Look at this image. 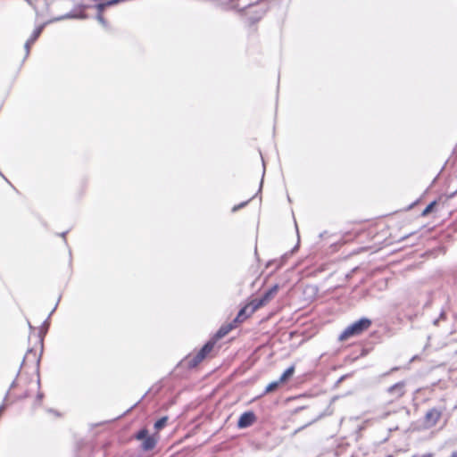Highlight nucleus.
Segmentation results:
<instances>
[{"instance_id": "4468645a", "label": "nucleus", "mask_w": 457, "mask_h": 457, "mask_svg": "<svg viewBox=\"0 0 457 457\" xmlns=\"http://www.w3.org/2000/svg\"><path fill=\"white\" fill-rule=\"evenodd\" d=\"M279 385H281V383L279 382V380L278 381H273V382H270V384L267 385V386L265 387L264 389V392H263V395H268V394H270L272 392H275Z\"/></svg>"}, {"instance_id": "9b49d317", "label": "nucleus", "mask_w": 457, "mask_h": 457, "mask_svg": "<svg viewBox=\"0 0 457 457\" xmlns=\"http://www.w3.org/2000/svg\"><path fill=\"white\" fill-rule=\"evenodd\" d=\"M373 223L372 222H354L353 223V228L350 229V233H353L355 237H357L361 232L365 230L366 228H370Z\"/></svg>"}, {"instance_id": "6e6552de", "label": "nucleus", "mask_w": 457, "mask_h": 457, "mask_svg": "<svg viewBox=\"0 0 457 457\" xmlns=\"http://www.w3.org/2000/svg\"><path fill=\"white\" fill-rule=\"evenodd\" d=\"M238 326L237 323H235V320L233 321L222 325L219 330L216 332V334L213 336L212 340H215V343H217L220 339L227 336L231 330L236 328Z\"/></svg>"}, {"instance_id": "6ab92c4d", "label": "nucleus", "mask_w": 457, "mask_h": 457, "mask_svg": "<svg viewBox=\"0 0 457 457\" xmlns=\"http://www.w3.org/2000/svg\"><path fill=\"white\" fill-rule=\"evenodd\" d=\"M240 9H245V7H248V9H252L253 7H254L253 5L250 4H244L243 6H238Z\"/></svg>"}, {"instance_id": "f03ea898", "label": "nucleus", "mask_w": 457, "mask_h": 457, "mask_svg": "<svg viewBox=\"0 0 457 457\" xmlns=\"http://www.w3.org/2000/svg\"><path fill=\"white\" fill-rule=\"evenodd\" d=\"M215 340H209L197 353L189 354L186 361L189 368H195L206 358L214 356Z\"/></svg>"}, {"instance_id": "f257e3e1", "label": "nucleus", "mask_w": 457, "mask_h": 457, "mask_svg": "<svg viewBox=\"0 0 457 457\" xmlns=\"http://www.w3.org/2000/svg\"><path fill=\"white\" fill-rule=\"evenodd\" d=\"M278 286L275 285L270 288L262 297L259 299H253L246 305H245L237 313L234 319L235 323L240 324L244 322L247 318L251 317L258 309L268 304L278 294Z\"/></svg>"}, {"instance_id": "ddd939ff", "label": "nucleus", "mask_w": 457, "mask_h": 457, "mask_svg": "<svg viewBox=\"0 0 457 457\" xmlns=\"http://www.w3.org/2000/svg\"><path fill=\"white\" fill-rule=\"evenodd\" d=\"M255 13H250L249 12L245 13V16L250 21L251 23H254L262 19L264 13H262L260 10L254 11Z\"/></svg>"}, {"instance_id": "7ed1b4c3", "label": "nucleus", "mask_w": 457, "mask_h": 457, "mask_svg": "<svg viewBox=\"0 0 457 457\" xmlns=\"http://www.w3.org/2000/svg\"><path fill=\"white\" fill-rule=\"evenodd\" d=\"M370 326L371 320L370 319L361 318L350 326L346 327L345 330L339 335L338 340L343 342L348 340L351 337H358L364 331L368 330Z\"/></svg>"}, {"instance_id": "a211bd4d", "label": "nucleus", "mask_w": 457, "mask_h": 457, "mask_svg": "<svg viewBox=\"0 0 457 457\" xmlns=\"http://www.w3.org/2000/svg\"><path fill=\"white\" fill-rule=\"evenodd\" d=\"M247 203H248V202H247V201H245V202H243V203H241V204H239L235 205V206L232 208V212H235L238 211L239 209H241V208L245 207V206L247 204Z\"/></svg>"}, {"instance_id": "f8f14e48", "label": "nucleus", "mask_w": 457, "mask_h": 457, "mask_svg": "<svg viewBox=\"0 0 457 457\" xmlns=\"http://www.w3.org/2000/svg\"><path fill=\"white\" fill-rule=\"evenodd\" d=\"M295 365H291L290 367H288L283 373L282 375L280 376L279 378V382L281 384H284L286 382H287L291 378L292 376L294 375L295 373Z\"/></svg>"}, {"instance_id": "0eeeda50", "label": "nucleus", "mask_w": 457, "mask_h": 457, "mask_svg": "<svg viewBox=\"0 0 457 457\" xmlns=\"http://www.w3.org/2000/svg\"><path fill=\"white\" fill-rule=\"evenodd\" d=\"M257 418L253 411H249L241 414L237 420V428H245L252 426Z\"/></svg>"}, {"instance_id": "2eb2a0df", "label": "nucleus", "mask_w": 457, "mask_h": 457, "mask_svg": "<svg viewBox=\"0 0 457 457\" xmlns=\"http://www.w3.org/2000/svg\"><path fill=\"white\" fill-rule=\"evenodd\" d=\"M96 10V18L97 20L102 23V24H105L106 21L104 20V12L105 11V9H99V4H96V6H95Z\"/></svg>"}, {"instance_id": "dca6fc26", "label": "nucleus", "mask_w": 457, "mask_h": 457, "mask_svg": "<svg viewBox=\"0 0 457 457\" xmlns=\"http://www.w3.org/2000/svg\"><path fill=\"white\" fill-rule=\"evenodd\" d=\"M437 204V202L436 201H433L431 202L421 212V215L422 216H427L428 215L430 212H432L436 207V205Z\"/></svg>"}, {"instance_id": "aec40b11", "label": "nucleus", "mask_w": 457, "mask_h": 457, "mask_svg": "<svg viewBox=\"0 0 457 457\" xmlns=\"http://www.w3.org/2000/svg\"><path fill=\"white\" fill-rule=\"evenodd\" d=\"M450 457H457V453L456 452L453 453Z\"/></svg>"}, {"instance_id": "423d86ee", "label": "nucleus", "mask_w": 457, "mask_h": 457, "mask_svg": "<svg viewBox=\"0 0 457 457\" xmlns=\"http://www.w3.org/2000/svg\"><path fill=\"white\" fill-rule=\"evenodd\" d=\"M443 411L437 408L429 409L424 416V425L427 428L435 427L440 420Z\"/></svg>"}, {"instance_id": "f3484780", "label": "nucleus", "mask_w": 457, "mask_h": 457, "mask_svg": "<svg viewBox=\"0 0 457 457\" xmlns=\"http://www.w3.org/2000/svg\"><path fill=\"white\" fill-rule=\"evenodd\" d=\"M166 422H167V418L166 417H162L161 419H159L155 423H154V428L159 431L161 430L162 428H163L166 425Z\"/></svg>"}, {"instance_id": "20e7f679", "label": "nucleus", "mask_w": 457, "mask_h": 457, "mask_svg": "<svg viewBox=\"0 0 457 457\" xmlns=\"http://www.w3.org/2000/svg\"><path fill=\"white\" fill-rule=\"evenodd\" d=\"M35 337L37 339V345L27 351L23 358L22 366L30 365L37 369L43 352V340L37 336Z\"/></svg>"}, {"instance_id": "1a4fd4ad", "label": "nucleus", "mask_w": 457, "mask_h": 457, "mask_svg": "<svg viewBox=\"0 0 457 457\" xmlns=\"http://www.w3.org/2000/svg\"><path fill=\"white\" fill-rule=\"evenodd\" d=\"M388 393L392 395L393 400H397L403 397L405 391V383L398 382L388 388Z\"/></svg>"}, {"instance_id": "9d476101", "label": "nucleus", "mask_w": 457, "mask_h": 457, "mask_svg": "<svg viewBox=\"0 0 457 457\" xmlns=\"http://www.w3.org/2000/svg\"><path fill=\"white\" fill-rule=\"evenodd\" d=\"M43 29H44L43 25H40V26L37 27L34 29V31L31 34V36L29 37V38L26 41L25 48H26V51H27V54H29V53L30 51V47L32 46V45L37 41V39L41 35V33L43 31Z\"/></svg>"}, {"instance_id": "39448f33", "label": "nucleus", "mask_w": 457, "mask_h": 457, "mask_svg": "<svg viewBox=\"0 0 457 457\" xmlns=\"http://www.w3.org/2000/svg\"><path fill=\"white\" fill-rule=\"evenodd\" d=\"M134 438L142 441L141 448L145 452L154 449L158 442V436H150L147 428L140 429L135 434Z\"/></svg>"}]
</instances>
